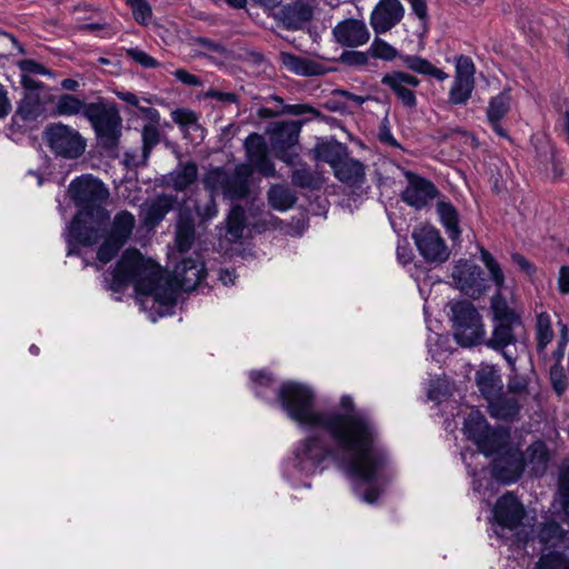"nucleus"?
I'll use <instances>...</instances> for the list:
<instances>
[{"instance_id": "obj_2", "label": "nucleus", "mask_w": 569, "mask_h": 569, "mask_svg": "<svg viewBox=\"0 0 569 569\" xmlns=\"http://www.w3.org/2000/svg\"><path fill=\"white\" fill-rule=\"evenodd\" d=\"M109 289L121 292L133 286L139 296L152 297L161 306H173L178 290L191 291L206 277L204 263L198 259L186 258L173 270V276L166 273L151 259H144L138 249L123 251L110 272Z\"/></svg>"}, {"instance_id": "obj_51", "label": "nucleus", "mask_w": 569, "mask_h": 569, "mask_svg": "<svg viewBox=\"0 0 569 569\" xmlns=\"http://www.w3.org/2000/svg\"><path fill=\"white\" fill-rule=\"evenodd\" d=\"M559 339L557 349L552 352L555 363H560L565 357L566 348L569 342V329L566 323L559 322Z\"/></svg>"}, {"instance_id": "obj_11", "label": "nucleus", "mask_w": 569, "mask_h": 569, "mask_svg": "<svg viewBox=\"0 0 569 569\" xmlns=\"http://www.w3.org/2000/svg\"><path fill=\"white\" fill-rule=\"evenodd\" d=\"M415 244L428 263H442L449 259L450 251L440 234L432 226H421L412 232Z\"/></svg>"}, {"instance_id": "obj_61", "label": "nucleus", "mask_w": 569, "mask_h": 569, "mask_svg": "<svg viewBox=\"0 0 569 569\" xmlns=\"http://www.w3.org/2000/svg\"><path fill=\"white\" fill-rule=\"evenodd\" d=\"M194 42L198 46H200L213 53L222 54L226 52V48L222 43L212 41L209 38L198 37L194 39Z\"/></svg>"}, {"instance_id": "obj_15", "label": "nucleus", "mask_w": 569, "mask_h": 569, "mask_svg": "<svg viewBox=\"0 0 569 569\" xmlns=\"http://www.w3.org/2000/svg\"><path fill=\"white\" fill-rule=\"evenodd\" d=\"M421 83L420 79L405 71H391L381 78V84L388 88L397 100L406 108L417 107V97L413 91Z\"/></svg>"}, {"instance_id": "obj_17", "label": "nucleus", "mask_w": 569, "mask_h": 569, "mask_svg": "<svg viewBox=\"0 0 569 569\" xmlns=\"http://www.w3.org/2000/svg\"><path fill=\"white\" fill-rule=\"evenodd\" d=\"M405 176L408 184L401 192V199L408 206L420 210L438 196L439 191L430 180L411 171H406Z\"/></svg>"}, {"instance_id": "obj_29", "label": "nucleus", "mask_w": 569, "mask_h": 569, "mask_svg": "<svg viewBox=\"0 0 569 569\" xmlns=\"http://www.w3.org/2000/svg\"><path fill=\"white\" fill-rule=\"evenodd\" d=\"M568 540V531L558 522H545L538 530V541L542 546L541 552L558 551L557 549L567 546Z\"/></svg>"}, {"instance_id": "obj_7", "label": "nucleus", "mask_w": 569, "mask_h": 569, "mask_svg": "<svg viewBox=\"0 0 569 569\" xmlns=\"http://www.w3.org/2000/svg\"><path fill=\"white\" fill-rule=\"evenodd\" d=\"M249 164H238L232 172L223 168L210 169L203 177L204 190L211 194L222 193L229 200L244 199L249 193Z\"/></svg>"}, {"instance_id": "obj_52", "label": "nucleus", "mask_w": 569, "mask_h": 569, "mask_svg": "<svg viewBox=\"0 0 569 569\" xmlns=\"http://www.w3.org/2000/svg\"><path fill=\"white\" fill-rule=\"evenodd\" d=\"M126 54L128 58L144 68H156L159 66V62L153 57L139 48H129L126 50Z\"/></svg>"}, {"instance_id": "obj_24", "label": "nucleus", "mask_w": 569, "mask_h": 569, "mask_svg": "<svg viewBox=\"0 0 569 569\" xmlns=\"http://www.w3.org/2000/svg\"><path fill=\"white\" fill-rule=\"evenodd\" d=\"M281 63L290 72L301 77H317L323 76L331 71V68L305 57H300L290 52L280 53Z\"/></svg>"}, {"instance_id": "obj_58", "label": "nucleus", "mask_w": 569, "mask_h": 569, "mask_svg": "<svg viewBox=\"0 0 569 569\" xmlns=\"http://www.w3.org/2000/svg\"><path fill=\"white\" fill-rule=\"evenodd\" d=\"M508 393L517 396L520 400H525L527 397L528 385L523 379L513 378L508 382Z\"/></svg>"}, {"instance_id": "obj_18", "label": "nucleus", "mask_w": 569, "mask_h": 569, "mask_svg": "<svg viewBox=\"0 0 569 569\" xmlns=\"http://www.w3.org/2000/svg\"><path fill=\"white\" fill-rule=\"evenodd\" d=\"M526 516V510L512 492L501 496L493 507V519L503 529L515 530Z\"/></svg>"}, {"instance_id": "obj_23", "label": "nucleus", "mask_w": 569, "mask_h": 569, "mask_svg": "<svg viewBox=\"0 0 569 569\" xmlns=\"http://www.w3.org/2000/svg\"><path fill=\"white\" fill-rule=\"evenodd\" d=\"M313 0H296L284 4L280 10V20L289 30L302 29L313 17Z\"/></svg>"}, {"instance_id": "obj_47", "label": "nucleus", "mask_w": 569, "mask_h": 569, "mask_svg": "<svg viewBox=\"0 0 569 569\" xmlns=\"http://www.w3.org/2000/svg\"><path fill=\"white\" fill-rule=\"evenodd\" d=\"M196 230L189 222H181L176 231V244L180 252H187L191 249L194 241Z\"/></svg>"}, {"instance_id": "obj_6", "label": "nucleus", "mask_w": 569, "mask_h": 569, "mask_svg": "<svg viewBox=\"0 0 569 569\" xmlns=\"http://www.w3.org/2000/svg\"><path fill=\"white\" fill-rule=\"evenodd\" d=\"M86 119L90 122L101 148L112 150L118 147L122 119L113 102H108L103 98L90 102Z\"/></svg>"}, {"instance_id": "obj_39", "label": "nucleus", "mask_w": 569, "mask_h": 569, "mask_svg": "<svg viewBox=\"0 0 569 569\" xmlns=\"http://www.w3.org/2000/svg\"><path fill=\"white\" fill-rule=\"evenodd\" d=\"M489 427L483 415L478 410H472L466 417L462 430L466 437L476 445Z\"/></svg>"}, {"instance_id": "obj_1", "label": "nucleus", "mask_w": 569, "mask_h": 569, "mask_svg": "<svg viewBox=\"0 0 569 569\" xmlns=\"http://www.w3.org/2000/svg\"><path fill=\"white\" fill-rule=\"evenodd\" d=\"M341 410H322L320 429L300 440L293 450V466L312 475L323 470L327 460L335 461L356 482L369 485L362 500L373 503L393 478L387 450L379 443V430L372 416L357 409L351 396L339 401Z\"/></svg>"}, {"instance_id": "obj_25", "label": "nucleus", "mask_w": 569, "mask_h": 569, "mask_svg": "<svg viewBox=\"0 0 569 569\" xmlns=\"http://www.w3.org/2000/svg\"><path fill=\"white\" fill-rule=\"evenodd\" d=\"M521 401L515 395L500 391L488 402V412L495 419L513 420L519 415Z\"/></svg>"}, {"instance_id": "obj_27", "label": "nucleus", "mask_w": 569, "mask_h": 569, "mask_svg": "<svg viewBox=\"0 0 569 569\" xmlns=\"http://www.w3.org/2000/svg\"><path fill=\"white\" fill-rule=\"evenodd\" d=\"M510 445V430L505 427H489L476 446L485 456L499 455Z\"/></svg>"}, {"instance_id": "obj_59", "label": "nucleus", "mask_w": 569, "mask_h": 569, "mask_svg": "<svg viewBox=\"0 0 569 569\" xmlns=\"http://www.w3.org/2000/svg\"><path fill=\"white\" fill-rule=\"evenodd\" d=\"M173 76L177 78V80H179L183 84H187V86H190V87H200V86H202V80L199 77L188 72L184 69H177L173 72Z\"/></svg>"}, {"instance_id": "obj_4", "label": "nucleus", "mask_w": 569, "mask_h": 569, "mask_svg": "<svg viewBox=\"0 0 569 569\" xmlns=\"http://www.w3.org/2000/svg\"><path fill=\"white\" fill-rule=\"evenodd\" d=\"M68 192L70 199L80 208L73 219H79V223L106 230L110 214L103 203L109 198V190L103 182L90 174L81 176L71 181Z\"/></svg>"}, {"instance_id": "obj_5", "label": "nucleus", "mask_w": 569, "mask_h": 569, "mask_svg": "<svg viewBox=\"0 0 569 569\" xmlns=\"http://www.w3.org/2000/svg\"><path fill=\"white\" fill-rule=\"evenodd\" d=\"M277 401L288 417L302 427L320 429L322 410L315 409L313 391L298 382L287 381L278 388Z\"/></svg>"}, {"instance_id": "obj_36", "label": "nucleus", "mask_w": 569, "mask_h": 569, "mask_svg": "<svg viewBox=\"0 0 569 569\" xmlns=\"http://www.w3.org/2000/svg\"><path fill=\"white\" fill-rule=\"evenodd\" d=\"M251 380V388L256 396L268 400L272 395H277L276 379L272 373L267 370L251 371L249 373Z\"/></svg>"}, {"instance_id": "obj_38", "label": "nucleus", "mask_w": 569, "mask_h": 569, "mask_svg": "<svg viewBox=\"0 0 569 569\" xmlns=\"http://www.w3.org/2000/svg\"><path fill=\"white\" fill-rule=\"evenodd\" d=\"M296 201L295 192L282 184H274L268 191V202L278 211H286L292 208Z\"/></svg>"}, {"instance_id": "obj_56", "label": "nucleus", "mask_w": 569, "mask_h": 569, "mask_svg": "<svg viewBox=\"0 0 569 569\" xmlns=\"http://www.w3.org/2000/svg\"><path fill=\"white\" fill-rule=\"evenodd\" d=\"M209 194V200L203 206H197V213L202 220H211L218 213V206L216 202L217 194Z\"/></svg>"}, {"instance_id": "obj_35", "label": "nucleus", "mask_w": 569, "mask_h": 569, "mask_svg": "<svg viewBox=\"0 0 569 569\" xmlns=\"http://www.w3.org/2000/svg\"><path fill=\"white\" fill-rule=\"evenodd\" d=\"M89 107L90 102L88 103L74 94L63 93L57 98L52 112L60 117H73L81 114L86 118Z\"/></svg>"}, {"instance_id": "obj_42", "label": "nucleus", "mask_w": 569, "mask_h": 569, "mask_svg": "<svg viewBox=\"0 0 569 569\" xmlns=\"http://www.w3.org/2000/svg\"><path fill=\"white\" fill-rule=\"evenodd\" d=\"M41 111V99L37 92H27L18 106V113L23 120H34Z\"/></svg>"}, {"instance_id": "obj_9", "label": "nucleus", "mask_w": 569, "mask_h": 569, "mask_svg": "<svg viewBox=\"0 0 569 569\" xmlns=\"http://www.w3.org/2000/svg\"><path fill=\"white\" fill-rule=\"evenodd\" d=\"M368 53L383 61H392L396 58H400L403 66L410 71L435 78L440 82L449 78L447 72L433 66L429 60L417 54H400L395 47L378 37L371 42Z\"/></svg>"}, {"instance_id": "obj_3", "label": "nucleus", "mask_w": 569, "mask_h": 569, "mask_svg": "<svg viewBox=\"0 0 569 569\" xmlns=\"http://www.w3.org/2000/svg\"><path fill=\"white\" fill-rule=\"evenodd\" d=\"M134 227L136 218L128 210L117 212L108 230L79 223V219H72L64 236L68 246L67 256H79V246L92 247L103 239L98 248L97 259L106 264L110 262L128 242Z\"/></svg>"}, {"instance_id": "obj_31", "label": "nucleus", "mask_w": 569, "mask_h": 569, "mask_svg": "<svg viewBox=\"0 0 569 569\" xmlns=\"http://www.w3.org/2000/svg\"><path fill=\"white\" fill-rule=\"evenodd\" d=\"M333 172L338 180L350 187H359L365 180L363 164L348 156L333 168Z\"/></svg>"}, {"instance_id": "obj_8", "label": "nucleus", "mask_w": 569, "mask_h": 569, "mask_svg": "<svg viewBox=\"0 0 569 569\" xmlns=\"http://www.w3.org/2000/svg\"><path fill=\"white\" fill-rule=\"evenodd\" d=\"M43 140L54 156L63 159L81 157L87 147L82 134L62 122L47 124L43 130Z\"/></svg>"}, {"instance_id": "obj_62", "label": "nucleus", "mask_w": 569, "mask_h": 569, "mask_svg": "<svg viewBox=\"0 0 569 569\" xmlns=\"http://www.w3.org/2000/svg\"><path fill=\"white\" fill-rule=\"evenodd\" d=\"M511 260L528 276L536 272V267L520 253H512Z\"/></svg>"}, {"instance_id": "obj_55", "label": "nucleus", "mask_w": 569, "mask_h": 569, "mask_svg": "<svg viewBox=\"0 0 569 569\" xmlns=\"http://www.w3.org/2000/svg\"><path fill=\"white\" fill-rule=\"evenodd\" d=\"M368 54L360 51H343L339 61L349 67H362L368 63Z\"/></svg>"}, {"instance_id": "obj_10", "label": "nucleus", "mask_w": 569, "mask_h": 569, "mask_svg": "<svg viewBox=\"0 0 569 569\" xmlns=\"http://www.w3.org/2000/svg\"><path fill=\"white\" fill-rule=\"evenodd\" d=\"M455 338L462 347H471L482 341L485 329L481 317L475 306L467 300L451 307Z\"/></svg>"}, {"instance_id": "obj_13", "label": "nucleus", "mask_w": 569, "mask_h": 569, "mask_svg": "<svg viewBox=\"0 0 569 569\" xmlns=\"http://www.w3.org/2000/svg\"><path fill=\"white\" fill-rule=\"evenodd\" d=\"M475 89V64L469 57L460 56L456 62V74L448 94V101L455 106L468 102Z\"/></svg>"}, {"instance_id": "obj_33", "label": "nucleus", "mask_w": 569, "mask_h": 569, "mask_svg": "<svg viewBox=\"0 0 569 569\" xmlns=\"http://www.w3.org/2000/svg\"><path fill=\"white\" fill-rule=\"evenodd\" d=\"M526 467H529L530 472L535 477H541L545 475L548 462L549 451L543 441L537 440L531 443L523 452Z\"/></svg>"}, {"instance_id": "obj_64", "label": "nucleus", "mask_w": 569, "mask_h": 569, "mask_svg": "<svg viewBox=\"0 0 569 569\" xmlns=\"http://www.w3.org/2000/svg\"><path fill=\"white\" fill-rule=\"evenodd\" d=\"M20 83L29 92H36L43 88V83L33 79L31 76L21 74Z\"/></svg>"}, {"instance_id": "obj_48", "label": "nucleus", "mask_w": 569, "mask_h": 569, "mask_svg": "<svg viewBox=\"0 0 569 569\" xmlns=\"http://www.w3.org/2000/svg\"><path fill=\"white\" fill-rule=\"evenodd\" d=\"M171 119L182 129H200L198 116L192 110L178 108L171 112Z\"/></svg>"}, {"instance_id": "obj_32", "label": "nucleus", "mask_w": 569, "mask_h": 569, "mask_svg": "<svg viewBox=\"0 0 569 569\" xmlns=\"http://www.w3.org/2000/svg\"><path fill=\"white\" fill-rule=\"evenodd\" d=\"M436 210L449 239L452 242L460 241L462 231L460 228V214L456 207L449 201H439Z\"/></svg>"}, {"instance_id": "obj_45", "label": "nucleus", "mask_w": 569, "mask_h": 569, "mask_svg": "<svg viewBox=\"0 0 569 569\" xmlns=\"http://www.w3.org/2000/svg\"><path fill=\"white\" fill-rule=\"evenodd\" d=\"M537 347L539 351H543L553 339L550 316L541 312L537 317Z\"/></svg>"}, {"instance_id": "obj_12", "label": "nucleus", "mask_w": 569, "mask_h": 569, "mask_svg": "<svg viewBox=\"0 0 569 569\" xmlns=\"http://www.w3.org/2000/svg\"><path fill=\"white\" fill-rule=\"evenodd\" d=\"M452 279L465 295L478 299L489 288L481 268L468 260H460L453 267Z\"/></svg>"}, {"instance_id": "obj_53", "label": "nucleus", "mask_w": 569, "mask_h": 569, "mask_svg": "<svg viewBox=\"0 0 569 569\" xmlns=\"http://www.w3.org/2000/svg\"><path fill=\"white\" fill-rule=\"evenodd\" d=\"M550 380L555 391L561 395L566 389V375L560 363H553L549 370Z\"/></svg>"}, {"instance_id": "obj_37", "label": "nucleus", "mask_w": 569, "mask_h": 569, "mask_svg": "<svg viewBox=\"0 0 569 569\" xmlns=\"http://www.w3.org/2000/svg\"><path fill=\"white\" fill-rule=\"evenodd\" d=\"M317 159L325 161L333 169L347 154V148L333 140L318 143L315 148Z\"/></svg>"}, {"instance_id": "obj_54", "label": "nucleus", "mask_w": 569, "mask_h": 569, "mask_svg": "<svg viewBox=\"0 0 569 569\" xmlns=\"http://www.w3.org/2000/svg\"><path fill=\"white\" fill-rule=\"evenodd\" d=\"M18 67L21 71V74H40L47 76L50 74V71L41 63L37 62L32 59H23L18 62Z\"/></svg>"}, {"instance_id": "obj_60", "label": "nucleus", "mask_w": 569, "mask_h": 569, "mask_svg": "<svg viewBox=\"0 0 569 569\" xmlns=\"http://www.w3.org/2000/svg\"><path fill=\"white\" fill-rule=\"evenodd\" d=\"M559 492L565 508L569 502V466L560 473Z\"/></svg>"}, {"instance_id": "obj_57", "label": "nucleus", "mask_w": 569, "mask_h": 569, "mask_svg": "<svg viewBox=\"0 0 569 569\" xmlns=\"http://www.w3.org/2000/svg\"><path fill=\"white\" fill-rule=\"evenodd\" d=\"M206 98L214 99L223 104L238 103L239 97L233 92H223L217 89H210L204 94Z\"/></svg>"}, {"instance_id": "obj_14", "label": "nucleus", "mask_w": 569, "mask_h": 569, "mask_svg": "<svg viewBox=\"0 0 569 569\" xmlns=\"http://www.w3.org/2000/svg\"><path fill=\"white\" fill-rule=\"evenodd\" d=\"M301 124V121H283L274 123L271 130L270 143L276 156L291 166L298 156L290 154L289 149L298 142Z\"/></svg>"}, {"instance_id": "obj_16", "label": "nucleus", "mask_w": 569, "mask_h": 569, "mask_svg": "<svg viewBox=\"0 0 569 569\" xmlns=\"http://www.w3.org/2000/svg\"><path fill=\"white\" fill-rule=\"evenodd\" d=\"M526 468L523 452L511 445H509L493 461L492 476L503 482H516Z\"/></svg>"}, {"instance_id": "obj_44", "label": "nucleus", "mask_w": 569, "mask_h": 569, "mask_svg": "<svg viewBox=\"0 0 569 569\" xmlns=\"http://www.w3.org/2000/svg\"><path fill=\"white\" fill-rule=\"evenodd\" d=\"M535 569H569V557L562 551H543Z\"/></svg>"}, {"instance_id": "obj_50", "label": "nucleus", "mask_w": 569, "mask_h": 569, "mask_svg": "<svg viewBox=\"0 0 569 569\" xmlns=\"http://www.w3.org/2000/svg\"><path fill=\"white\" fill-rule=\"evenodd\" d=\"M127 3L132 10L134 20L146 24L151 17V9L144 0H128Z\"/></svg>"}, {"instance_id": "obj_41", "label": "nucleus", "mask_w": 569, "mask_h": 569, "mask_svg": "<svg viewBox=\"0 0 569 569\" xmlns=\"http://www.w3.org/2000/svg\"><path fill=\"white\" fill-rule=\"evenodd\" d=\"M246 228V211L242 206L236 204L227 217V234L230 241L237 242L243 236Z\"/></svg>"}, {"instance_id": "obj_49", "label": "nucleus", "mask_w": 569, "mask_h": 569, "mask_svg": "<svg viewBox=\"0 0 569 569\" xmlns=\"http://www.w3.org/2000/svg\"><path fill=\"white\" fill-rule=\"evenodd\" d=\"M291 181L295 186L300 188H316L318 184L316 176L307 164H302L292 172Z\"/></svg>"}, {"instance_id": "obj_43", "label": "nucleus", "mask_w": 569, "mask_h": 569, "mask_svg": "<svg viewBox=\"0 0 569 569\" xmlns=\"http://www.w3.org/2000/svg\"><path fill=\"white\" fill-rule=\"evenodd\" d=\"M490 308L493 313V321L520 322V317L508 306L500 290L491 298Z\"/></svg>"}, {"instance_id": "obj_22", "label": "nucleus", "mask_w": 569, "mask_h": 569, "mask_svg": "<svg viewBox=\"0 0 569 569\" xmlns=\"http://www.w3.org/2000/svg\"><path fill=\"white\" fill-rule=\"evenodd\" d=\"M520 326L521 321H495L491 338L487 341L489 348L502 352L503 358L511 367L515 366L516 355L507 350V348L516 343L515 329Z\"/></svg>"}, {"instance_id": "obj_20", "label": "nucleus", "mask_w": 569, "mask_h": 569, "mask_svg": "<svg viewBox=\"0 0 569 569\" xmlns=\"http://www.w3.org/2000/svg\"><path fill=\"white\" fill-rule=\"evenodd\" d=\"M332 36L340 46L356 48L368 42L370 32L362 20L348 18L333 27Z\"/></svg>"}, {"instance_id": "obj_46", "label": "nucleus", "mask_w": 569, "mask_h": 569, "mask_svg": "<svg viewBox=\"0 0 569 569\" xmlns=\"http://www.w3.org/2000/svg\"><path fill=\"white\" fill-rule=\"evenodd\" d=\"M480 257L490 274L491 281L498 288V290H500L505 284V274L499 262L485 248L480 249Z\"/></svg>"}, {"instance_id": "obj_21", "label": "nucleus", "mask_w": 569, "mask_h": 569, "mask_svg": "<svg viewBox=\"0 0 569 569\" xmlns=\"http://www.w3.org/2000/svg\"><path fill=\"white\" fill-rule=\"evenodd\" d=\"M248 163L266 177L273 176L274 166L268 156V148L263 138L257 133L250 134L244 141Z\"/></svg>"}, {"instance_id": "obj_40", "label": "nucleus", "mask_w": 569, "mask_h": 569, "mask_svg": "<svg viewBox=\"0 0 569 569\" xmlns=\"http://www.w3.org/2000/svg\"><path fill=\"white\" fill-rule=\"evenodd\" d=\"M142 150L141 158L136 166H144L151 154V151L160 142L159 124L146 123L141 130Z\"/></svg>"}, {"instance_id": "obj_30", "label": "nucleus", "mask_w": 569, "mask_h": 569, "mask_svg": "<svg viewBox=\"0 0 569 569\" xmlns=\"http://www.w3.org/2000/svg\"><path fill=\"white\" fill-rule=\"evenodd\" d=\"M198 177V167L193 161L179 163L177 168L164 176L163 183L176 191H184Z\"/></svg>"}, {"instance_id": "obj_63", "label": "nucleus", "mask_w": 569, "mask_h": 569, "mask_svg": "<svg viewBox=\"0 0 569 569\" xmlns=\"http://www.w3.org/2000/svg\"><path fill=\"white\" fill-rule=\"evenodd\" d=\"M558 290L562 295L569 293V266H562L559 270Z\"/></svg>"}, {"instance_id": "obj_26", "label": "nucleus", "mask_w": 569, "mask_h": 569, "mask_svg": "<svg viewBox=\"0 0 569 569\" xmlns=\"http://www.w3.org/2000/svg\"><path fill=\"white\" fill-rule=\"evenodd\" d=\"M511 96L510 92L503 90L499 94L490 98L487 107V120L492 130L500 137L506 138L507 132L501 126V120L510 110Z\"/></svg>"}, {"instance_id": "obj_28", "label": "nucleus", "mask_w": 569, "mask_h": 569, "mask_svg": "<svg viewBox=\"0 0 569 569\" xmlns=\"http://www.w3.org/2000/svg\"><path fill=\"white\" fill-rule=\"evenodd\" d=\"M176 202V197L170 194H159L150 203L146 204L142 209L143 224L148 229L156 228L172 210Z\"/></svg>"}, {"instance_id": "obj_19", "label": "nucleus", "mask_w": 569, "mask_h": 569, "mask_svg": "<svg viewBox=\"0 0 569 569\" xmlns=\"http://www.w3.org/2000/svg\"><path fill=\"white\" fill-rule=\"evenodd\" d=\"M405 14V8L399 0H379L370 14L373 31L385 33L397 26Z\"/></svg>"}, {"instance_id": "obj_34", "label": "nucleus", "mask_w": 569, "mask_h": 569, "mask_svg": "<svg viewBox=\"0 0 569 569\" xmlns=\"http://www.w3.org/2000/svg\"><path fill=\"white\" fill-rule=\"evenodd\" d=\"M476 383L488 402L502 391L501 377L492 367H481L476 373Z\"/></svg>"}]
</instances>
